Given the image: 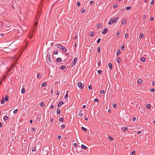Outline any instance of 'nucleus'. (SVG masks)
Returning <instances> with one entry per match:
<instances>
[{
	"label": "nucleus",
	"instance_id": "f257e3e1",
	"mask_svg": "<svg viewBox=\"0 0 155 155\" xmlns=\"http://www.w3.org/2000/svg\"><path fill=\"white\" fill-rule=\"evenodd\" d=\"M18 32V35L19 36H20L22 35L23 33V31L21 27H19V28H18L17 30L16 33Z\"/></svg>",
	"mask_w": 155,
	"mask_h": 155
},
{
	"label": "nucleus",
	"instance_id": "f03ea898",
	"mask_svg": "<svg viewBox=\"0 0 155 155\" xmlns=\"http://www.w3.org/2000/svg\"><path fill=\"white\" fill-rule=\"evenodd\" d=\"M78 85L81 89L83 88L84 86L83 84H82V83L81 82H79L78 83Z\"/></svg>",
	"mask_w": 155,
	"mask_h": 155
},
{
	"label": "nucleus",
	"instance_id": "7ed1b4c3",
	"mask_svg": "<svg viewBox=\"0 0 155 155\" xmlns=\"http://www.w3.org/2000/svg\"><path fill=\"white\" fill-rule=\"evenodd\" d=\"M119 19L118 17H117L116 18H111V20L112 21L113 23H116L117 22Z\"/></svg>",
	"mask_w": 155,
	"mask_h": 155
},
{
	"label": "nucleus",
	"instance_id": "20e7f679",
	"mask_svg": "<svg viewBox=\"0 0 155 155\" xmlns=\"http://www.w3.org/2000/svg\"><path fill=\"white\" fill-rule=\"evenodd\" d=\"M60 144L62 146H63L64 147H65L67 146V143L64 142H62Z\"/></svg>",
	"mask_w": 155,
	"mask_h": 155
},
{
	"label": "nucleus",
	"instance_id": "39448f33",
	"mask_svg": "<svg viewBox=\"0 0 155 155\" xmlns=\"http://www.w3.org/2000/svg\"><path fill=\"white\" fill-rule=\"evenodd\" d=\"M108 31V29L107 28H105L104 30L102 31V33L103 34H106L107 32Z\"/></svg>",
	"mask_w": 155,
	"mask_h": 155
},
{
	"label": "nucleus",
	"instance_id": "423d86ee",
	"mask_svg": "<svg viewBox=\"0 0 155 155\" xmlns=\"http://www.w3.org/2000/svg\"><path fill=\"white\" fill-rule=\"evenodd\" d=\"M77 59L78 58H75L74 59V60L72 62V63L73 64V65H74L76 64V62L77 61Z\"/></svg>",
	"mask_w": 155,
	"mask_h": 155
},
{
	"label": "nucleus",
	"instance_id": "0eeeda50",
	"mask_svg": "<svg viewBox=\"0 0 155 155\" xmlns=\"http://www.w3.org/2000/svg\"><path fill=\"white\" fill-rule=\"evenodd\" d=\"M46 58L50 62H51V59L50 57V54L48 55L47 56Z\"/></svg>",
	"mask_w": 155,
	"mask_h": 155
},
{
	"label": "nucleus",
	"instance_id": "6e6552de",
	"mask_svg": "<svg viewBox=\"0 0 155 155\" xmlns=\"http://www.w3.org/2000/svg\"><path fill=\"white\" fill-rule=\"evenodd\" d=\"M63 104V102L62 101H60L58 105V107H60Z\"/></svg>",
	"mask_w": 155,
	"mask_h": 155
},
{
	"label": "nucleus",
	"instance_id": "1a4fd4ad",
	"mask_svg": "<svg viewBox=\"0 0 155 155\" xmlns=\"http://www.w3.org/2000/svg\"><path fill=\"white\" fill-rule=\"evenodd\" d=\"M61 48V49H62V50L64 52H66L67 50V49H66V48L65 47H63V46Z\"/></svg>",
	"mask_w": 155,
	"mask_h": 155
},
{
	"label": "nucleus",
	"instance_id": "9d476101",
	"mask_svg": "<svg viewBox=\"0 0 155 155\" xmlns=\"http://www.w3.org/2000/svg\"><path fill=\"white\" fill-rule=\"evenodd\" d=\"M122 129L123 130V131L124 132L127 130L128 128L126 127H122Z\"/></svg>",
	"mask_w": 155,
	"mask_h": 155
},
{
	"label": "nucleus",
	"instance_id": "9b49d317",
	"mask_svg": "<svg viewBox=\"0 0 155 155\" xmlns=\"http://www.w3.org/2000/svg\"><path fill=\"white\" fill-rule=\"evenodd\" d=\"M56 46L58 48H62V46L60 45L59 44H57L56 45Z\"/></svg>",
	"mask_w": 155,
	"mask_h": 155
},
{
	"label": "nucleus",
	"instance_id": "f8f14e48",
	"mask_svg": "<svg viewBox=\"0 0 155 155\" xmlns=\"http://www.w3.org/2000/svg\"><path fill=\"white\" fill-rule=\"evenodd\" d=\"M81 147L82 148H83L84 149H86L87 148V147L86 146H84L83 144H82L81 145Z\"/></svg>",
	"mask_w": 155,
	"mask_h": 155
},
{
	"label": "nucleus",
	"instance_id": "ddd939ff",
	"mask_svg": "<svg viewBox=\"0 0 155 155\" xmlns=\"http://www.w3.org/2000/svg\"><path fill=\"white\" fill-rule=\"evenodd\" d=\"M108 66L110 69H112V64L111 63H109L108 64Z\"/></svg>",
	"mask_w": 155,
	"mask_h": 155
},
{
	"label": "nucleus",
	"instance_id": "4468645a",
	"mask_svg": "<svg viewBox=\"0 0 155 155\" xmlns=\"http://www.w3.org/2000/svg\"><path fill=\"white\" fill-rule=\"evenodd\" d=\"M5 103V99L3 97L2 99V100L1 101V104H4Z\"/></svg>",
	"mask_w": 155,
	"mask_h": 155
},
{
	"label": "nucleus",
	"instance_id": "2eb2a0df",
	"mask_svg": "<svg viewBox=\"0 0 155 155\" xmlns=\"http://www.w3.org/2000/svg\"><path fill=\"white\" fill-rule=\"evenodd\" d=\"M61 61H62V60H61V58H58L56 60L58 62H60Z\"/></svg>",
	"mask_w": 155,
	"mask_h": 155
},
{
	"label": "nucleus",
	"instance_id": "dca6fc26",
	"mask_svg": "<svg viewBox=\"0 0 155 155\" xmlns=\"http://www.w3.org/2000/svg\"><path fill=\"white\" fill-rule=\"evenodd\" d=\"M138 83L139 84H141L142 83V81L140 79H139L138 81Z\"/></svg>",
	"mask_w": 155,
	"mask_h": 155
},
{
	"label": "nucleus",
	"instance_id": "f3484780",
	"mask_svg": "<svg viewBox=\"0 0 155 155\" xmlns=\"http://www.w3.org/2000/svg\"><path fill=\"white\" fill-rule=\"evenodd\" d=\"M144 35L142 33H141L140 34V37L139 38H143V37H144Z\"/></svg>",
	"mask_w": 155,
	"mask_h": 155
},
{
	"label": "nucleus",
	"instance_id": "a211bd4d",
	"mask_svg": "<svg viewBox=\"0 0 155 155\" xmlns=\"http://www.w3.org/2000/svg\"><path fill=\"white\" fill-rule=\"evenodd\" d=\"M150 107H151L150 105V104H148L146 105V107H147V108L148 109H150Z\"/></svg>",
	"mask_w": 155,
	"mask_h": 155
},
{
	"label": "nucleus",
	"instance_id": "6ab92c4d",
	"mask_svg": "<svg viewBox=\"0 0 155 155\" xmlns=\"http://www.w3.org/2000/svg\"><path fill=\"white\" fill-rule=\"evenodd\" d=\"M117 61L118 63H120L121 62V60L120 58H117Z\"/></svg>",
	"mask_w": 155,
	"mask_h": 155
},
{
	"label": "nucleus",
	"instance_id": "aec40b11",
	"mask_svg": "<svg viewBox=\"0 0 155 155\" xmlns=\"http://www.w3.org/2000/svg\"><path fill=\"white\" fill-rule=\"evenodd\" d=\"M8 97H8V95H6L5 96V101H7L8 100Z\"/></svg>",
	"mask_w": 155,
	"mask_h": 155
},
{
	"label": "nucleus",
	"instance_id": "412c9836",
	"mask_svg": "<svg viewBox=\"0 0 155 155\" xmlns=\"http://www.w3.org/2000/svg\"><path fill=\"white\" fill-rule=\"evenodd\" d=\"M94 32L93 31H91L90 33V36H93L94 35Z\"/></svg>",
	"mask_w": 155,
	"mask_h": 155
},
{
	"label": "nucleus",
	"instance_id": "4be33fe9",
	"mask_svg": "<svg viewBox=\"0 0 155 155\" xmlns=\"http://www.w3.org/2000/svg\"><path fill=\"white\" fill-rule=\"evenodd\" d=\"M140 60L143 62H144L145 61V58L142 57L141 58Z\"/></svg>",
	"mask_w": 155,
	"mask_h": 155
},
{
	"label": "nucleus",
	"instance_id": "5701e85b",
	"mask_svg": "<svg viewBox=\"0 0 155 155\" xmlns=\"http://www.w3.org/2000/svg\"><path fill=\"white\" fill-rule=\"evenodd\" d=\"M2 25V22H0V29H1L3 28Z\"/></svg>",
	"mask_w": 155,
	"mask_h": 155
},
{
	"label": "nucleus",
	"instance_id": "b1692460",
	"mask_svg": "<svg viewBox=\"0 0 155 155\" xmlns=\"http://www.w3.org/2000/svg\"><path fill=\"white\" fill-rule=\"evenodd\" d=\"M8 119V117L7 116H5L4 117V120H7Z\"/></svg>",
	"mask_w": 155,
	"mask_h": 155
},
{
	"label": "nucleus",
	"instance_id": "393cba45",
	"mask_svg": "<svg viewBox=\"0 0 155 155\" xmlns=\"http://www.w3.org/2000/svg\"><path fill=\"white\" fill-rule=\"evenodd\" d=\"M47 85V83L45 82H44L42 84L41 86H42L44 87V86H46Z\"/></svg>",
	"mask_w": 155,
	"mask_h": 155
},
{
	"label": "nucleus",
	"instance_id": "a878e982",
	"mask_svg": "<svg viewBox=\"0 0 155 155\" xmlns=\"http://www.w3.org/2000/svg\"><path fill=\"white\" fill-rule=\"evenodd\" d=\"M120 54V50H119V51H117V56H118Z\"/></svg>",
	"mask_w": 155,
	"mask_h": 155
},
{
	"label": "nucleus",
	"instance_id": "bb28decb",
	"mask_svg": "<svg viewBox=\"0 0 155 155\" xmlns=\"http://www.w3.org/2000/svg\"><path fill=\"white\" fill-rule=\"evenodd\" d=\"M21 92L22 94H24L25 92V90L24 88H22L21 89Z\"/></svg>",
	"mask_w": 155,
	"mask_h": 155
},
{
	"label": "nucleus",
	"instance_id": "cd10ccee",
	"mask_svg": "<svg viewBox=\"0 0 155 155\" xmlns=\"http://www.w3.org/2000/svg\"><path fill=\"white\" fill-rule=\"evenodd\" d=\"M65 68H66L65 66L64 65H63L61 66V67L60 68L61 69H65Z\"/></svg>",
	"mask_w": 155,
	"mask_h": 155
},
{
	"label": "nucleus",
	"instance_id": "c85d7f7f",
	"mask_svg": "<svg viewBox=\"0 0 155 155\" xmlns=\"http://www.w3.org/2000/svg\"><path fill=\"white\" fill-rule=\"evenodd\" d=\"M108 23L110 25H112L113 23L112 21L111 20V19L109 21Z\"/></svg>",
	"mask_w": 155,
	"mask_h": 155
},
{
	"label": "nucleus",
	"instance_id": "c756f323",
	"mask_svg": "<svg viewBox=\"0 0 155 155\" xmlns=\"http://www.w3.org/2000/svg\"><path fill=\"white\" fill-rule=\"evenodd\" d=\"M45 105V104L44 103H41V104H40V106H41V107H43V106H44Z\"/></svg>",
	"mask_w": 155,
	"mask_h": 155
},
{
	"label": "nucleus",
	"instance_id": "7c9ffc66",
	"mask_svg": "<svg viewBox=\"0 0 155 155\" xmlns=\"http://www.w3.org/2000/svg\"><path fill=\"white\" fill-rule=\"evenodd\" d=\"M81 128L84 131H87V129L85 128V127H81Z\"/></svg>",
	"mask_w": 155,
	"mask_h": 155
},
{
	"label": "nucleus",
	"instance_id": "2f4dec72",
	"mask_svg": "<svg viewBox=\"0 0 155 155\" xmlns=\"http://www.w3.org/2000/svg\"><path fill=\"white\" fill-rule=\"evenodd\" d=\"M125 37L126 38H127L129 37L128 34H126L125 35Z\"/></svg>",
	"mask_w": 155,
	"mask_h": 155
},
{
	"label": "nucleus",
	"instance_id": "473e14b6",
	"mask_svg": "<svg viewBox=\"0 0 155 155\" xmlns=\"http://www.w3.org/2000/svg\"><path fill=\"white\" fill-rule=\"evenodd\" d=\"M122 23L123 25H124L125 23V21L124 20H123L122 21Z\"/></svg>",
	"mask_w": 155,
	"mask_h": 155
},
{
	"label": "nucleus",
	"instance_id": "72a5a7b5",
	"mask_svg": "<svg viewBox=\"0 0 155 155\" xmlns=\"http://www.w3.org/2000/svg\"><path fill=\"white\" fill-rule=\"evenodd\" d=\"M59 120L60 122H62L64 120V119L62 117H61L59 118Z\"/></svg>",
	"mask_w": 155,
	"mask_h": 155
},
{
	"label": "nucleus",
	"instance_id": "f704fd0d",
	"mask_svg": "<svg viewBox=\"0 0 155 155\" xmlns=\"http://www.w3.org/2000/svg\"><path fill=\"white\" fill-rule=\"evenodd\" d=\"M102 72V71L101 70H99L97 71V73L100 74H101Z\"/></svg>",
	"mask_w": 155,
	"mask_h": 155
},
{
	"label": "nucleus",
	"instance_id": "c9c22d12",
	"mask_svg": "<svg viewBox=\"0 0 155 155\" xmlns=\"http://www.w3.org/2000/svg\"><path fill=\"white\" fill-rule=\"evenodd\" d=\"M101 26V24L100 23L98 24L97 25V28H100Z\"/></svg>",
	"mask_w": 155,
	"mask_h": 155
},
{
	"label": "nucleus",
	"instance_id": "e433bc0d",
	"mask_svg": "<svg viewBox=\"0 0 155 155\" xmlns=\"http://www.w3.org/2000/svg\"><path fill=\"white\" fill-rule=\"evenodd\" d=\"M117 107V104H114L113 105V107L114 108H116Z\"/></svg>",
	"mask_w": 155,
	"mask_h": 155
},
{
	"label": "nucleus",
	"instance_id": "4c0bfd02",
	"mask_svg": "<svg viewBox=\"0 0 155 155\" xmlns=\"http://www.w3.org/2000/svg\"><path fill=\"white\" fill-rule=\"evenodd\" d=\"M18 112V110L17 109L13 111V113L15 114H16Z\"/></svg>",
	"mask_w": 155,
	"mask_h": 155
},
{
	"label": "nucleus",
	"instance_id": "58836bf2",
	"mask_svg": "<svg viewBox=\"0 0 155 155\" xmlns=\"http://www.w3.org/2000/svg\"><path fill=\"white\" fill-rule=\"evenodd\" d=\"M131 9V7H127L126 8V10H130Z\"/></svg>",
	"mask_w": 155,
	"mask_h": 155
},
{
	"label": "nucleus",
	"instance_id": "ea45409f",
	"mask_svg": "<svg viewBox=\"0 0 155 155\" xmlns=\"http://www.w3.org/2000/svg\"><path fill=\"white\" fill-rule=\"evenodd\" d=\"M35 131V129L34 128H32L31 129V132H33Z\"/></svg>",
	"mask_w": 155,
	"mask_h": 155
},
{
	"label": "nucleus",
	"instance_id": "a19ab883",
	"mask_svg": "<svg viewBox=\"0 0 155 155\" xmlns=\"http://www.w3.org/2000/svg\"><path fill=\"white\" fill-rule=\"evenodd\" d=\"M135 150L132 151L131 153L132 155H135Z\"/></svg>",
	"mask_w": 155,
	"mask_h": 155
},
{
	"label": "nucleus",
	"instance_id": "79ce46f5",
	"mask_svg": "<svg viewBox=\"0 0 155 155\" xmlns=\"http://www.w3.org/2000/svg\"><path fill=\"white\" fill-rule=\"evenodd\" d=\"M94 101L95 102H98L99 101V100L97 98H96L94 99Z\"/></svg>",
	"mask_w": 155,
	"mask_h": 155
},
{
	"label": "nucleus",
	"instance_id": "37998d69",
	"mask_svg": "<svg viewBox=\"0 0 155 155\" xmlns=\"http://www.w3.org/2000/svg\"><path fill=\"white\" fill-rule=\"evenodd\" d=\"M78 115L79 116H82V115H83V114L82 113H81V112H80L78 113Z\"/></svg>",
	"mask_w": 155,
	"mask_h": 155
},
{
	"label": "nucleus",
	"instance_id": "c03bdc74",
	"mask_svg": "<svg viewBox=\"0 0 155 155\" xmlns=\"http://www.w3.org/2000/svg\"><path fill=\"white\" fill-rule=\"evenodd\" d=\"M61 127L63 128L64 129V127H65V125L64 124H62L61 125Z\"/></svg>",
	"mask_w": 155,
	"mask_h": 155
},
{
	"label": "nucleus",
	"instance_id": "a18cd8bd",
	"mask_svg": "<svg viewBox=\"0 0 155 155\" xmlns=\"http://www.w3.org/2000/svg\"><path fill=\"white\" fill-rule=\"evenodd\" d=\"M108 138L110 140H113V138L112 137H111V136H109V137H108Z\"/></svg>",
	"mask_w": 155,
	"mask_h": 155
},
{
	"label": "nucleus",
	"instance_id": "49530a36",
	"mask_svg": "<svg viewBox=\"0 0 155 155\" xmlns=\"http://www.w3.org/2000/svg\"><path fill=\"white\" fill-rule=\"evenodd\" d=\"M100 94H102L104 93V90H102L100 91Z\"/></svg>",
	"mask_w": 155,
	"mask_h": 155
},
{
	"label": "nucleus",
	"instance_id": "de8ad7c7",
	"mask_svg": "<svg viewBox=\"0 0 155 155\" xmlns=\"http://www.w3.org/2000/svg\"><path fill=\"white\" fill-rule=\"evenodd\" d=\"M88 87L90 90H91L92 89V86L91 85L89 86Z\"/></svg>",
	"mask_w": 155,
	"mask_h": 155
},
{
	"label": "nucleus",
	"instance_id": "09e8293b",
	"mask_svg": "<svg viewBox=\"0 0 155 155\" xmlns=\"http://www.w3.org/2000/svg\"><path fill=\"white\" fill-rule=\"evenodd\" d=\"M57 113L58 114H59L60 113V111L59 110H57Z\"/></svg>",
	"mask_w": 155,
	"mask_h": 155
},
{
	"label": "nucleus",
	"instance_id": "8fccbe9b",
	"mask_svg": "<svg viewBox=\"0 0 155 155\" xmlns=\"http://www.w3.org/2000/svg\"><path fill=\"white\" fill-rule=\"evenodd\" d=\"M58 53V51H54V54H57Z\"/></svg>",
	"mask_w": 155,
	"mask_h": 155
},
{
	"label": "nucleus",
	"instance_id": "3c124183",
	"mask_svg": "<svg viewBox=\"0 0 155 155\" xmlns=\"http://www.w3.org/2000/svg\"><path fill=\"white\" fill-rule=\"evenodd\" d=\"M32 151H35L36 150V149L35 147H33L32 149Z\"/></svg>",
	"mask_w": 155,
	"mask_h": 155
},
{
	"label": "nucleus",
	"instance_id": "603ef678",
	"mask_svg": "<svg viewBox=\"0 0 155 155\" xmlns=\"http://www.w3.org/2000/svg\"><path fill=\"white\" fill-rule=\"evenodd\" d=\"M41 75L40 74H37V77L38 78H40L41 77Z\"/></svg>",
	"mask_w": 155,
	"mask_h": 155
},
{
	"label": "nucleus",
	"instance_id": "864d4df0",
	"mask_svg": "<svg viewBox=\"0 0 155 155\" xmlns=\"http://www.w3.org/2000/svg\"><path fill=\"white\" fill-rule=\"evenodd\" d=\"M154 3V1L153 0H152L151 2H150V4L151 5H153V3Z\"/></svg>",
	"mask_w": 155,
	"mask_h": 155
},
{
	"label": "nucleus",
	"instance_id": "5fc2aeb1",
	"mask_svg": "<svg viewBox=\"0 0 155 155\" xmlns=\"http://www.w3.org/2000/svg\"><path fill=\"white\" fill-rule=\"evenodd\" d=\"M90 4L92 5L94 3V2L93 1H91L89 2Z\"/></svg>",
	"mask_w": 155,
	"mask_h": 155
},
{
	"label": "nucleus",
	"instance_id": "6e6d98bb",
	"mask_svg": "<svg viewBox=\"0 0 155 155\" xmlns=\"http://www.w3.org/2000/svg\"><path fill=\"white\" fill-rule=\"evenodd\" d=\"M100 49H101V48H100V47H98V53H100Z\"/></svg>",
	"mask_w": 155,
	"mask_h": 155
},
{
	"label": "nucleus",
	"instance_id": "4d7b16f0",
	"mask_svg": "<svg viewBox=\"0 0 155 155\" xmlns=\"http://www.w3.org/2000/svg\"><path fill=\"white\" fill-rule=\"evenodd\" d=\"M120 35V33L119 32H118L117 33L116 35L117 37H118Z\"/></svg>",
	"mask_w": 155,
	"mask_h": 155
},
{
	"label": "nucleus",
	"instance_id": "13d9d810",
	"mask_svg": "<svg viewBox=\"0 0 155 155\" xmlns=\"http://www.w3.org/2000/svg\"><path fill=\"white\" fill-rule=\"evenodd\" d=\"M136 117H134L133 118V121H135L136 120Z\"/></svg>",
	"mask_w": 155,
	"mask_h": 155
},
{
	"label": "nucleus",
	"instance_id": "bf43d9fd",
	"mask_svg": "<svg viewBox=\"0 0 155 155\" xmlns=\"http://www.w3.org/2000/svg\"><path fill=\"white\" fill-rule=\"evenodd\" d=\"M121 48L122 50H124V46H121Z\"/></svg>",
	"mask_w": 155,
	"mask_h": 155
},
{
	"label": "nucleus",
	"instance_id": "052dcab7",
	"mask_svg": "<svg viewBox=\"0 0 155 155\" xmlns=\"http://www.w3.org/2000/svg\"><path fill=\"white\" fill-rule=\"evenodd\" d=\"M85 10L84 9H82L81 11V12L82 13H84L85 12Z\"/></svg>",
	"mask_w": 155,
	"mask_h": 155
},
{
	"label": "nucleus",
	"instance_id": "680f3d73",
	"mask_svg": "<svg viewBox=\"0 0 155 155\" xmlns=\"http://www.w3.org/2000/svg\"><path fill=\"white\" fill-rule=\"evenodd\" d=\"M155 91L154 89L153 88H152L150 90V91L151 92H153Z\"/></svg>",
	"mask_w": 155,
	"mask_h": 155
},
{
	"label": "nucleus",
	"instance_id": "e2e57ef3",
	"mask_svg": "<svg viewBox=\"0 0 155 155\" xmlns=\"http://www.w3.org/2000/svg\"><path fill=\"white\" fill-rule=\"evenodd\" d=\"M101 40V39H100V38L98 39L97 40V43H99L100 42V41Z\"/></svg>",
	"mask_w": 155,
	"mask_h": 155
},
{
	"label": "nucleus",
	"instance_id": "0e129e2a",
	"mask_svg": "<svg viewBox=\"0 0 155 155\" xmlns=\"http://www.w3.org/2000/svg\"><path fill=\"white\" fill-rule=\"evenodd\" d=\"M54 107V105H51L50 107V108H51V109H52Z\"/></svg>",
	"mask_w": 155,
	"mask_h": 155
},
{
	"label": "nucleus",
	"instance_id": "69168bd1",
	"mask_svg": "<svg viewBox=\"0 0 155 155\" xmlns=\"http://www.w3.org/2000/svg\"><path fill=\"white\" fill-rule=\"evenodd\" d=\"M117 6H118V5L117 4H114L113 5V7L114 8H116V7H117Z\"/></svg>",
	"mask_w": 155,
	"mask_h": 155
},
{
	"label": "nucleus",
	"instance_id": "338daca9",
	"mask_svg": "<svg viewBox=\"0 0 155 155\" xmlns=\"http://www.w3.org/2000/svg\"><path fill=\"white\" fill-rule=\"evenodd\" d=\"M40 119V118L39 117H38L36 118V120L39 121Z\"/></svg>",
	"mask_w": 155,
	"mask_h": 155
},
{
	"label": "nucleus",
	"instance_id": "774afa93",
	"mask_svg": "<svg viewBox=\"0 0 155 155\" xmlns=\"http://www.w3.org/2000/svg\"><path fill=\"white\" fill-rule=\"evenodd\" d=\"M61 138V136H59L58 137V140L60 139Z\"/></svg>",
	"mask_w": 155,
	"mask_h": 155
}]
</instances>
